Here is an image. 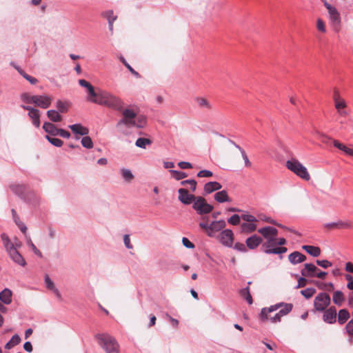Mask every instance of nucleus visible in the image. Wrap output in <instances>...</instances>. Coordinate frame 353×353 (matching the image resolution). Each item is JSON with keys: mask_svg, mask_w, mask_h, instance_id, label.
<instances>
[{"mask_svg": "<svg viewBox=\"0 0 353 353\" xmlns=\"http://www.w3.org/2000/svg\"><path fill=\"white\" fill-rule=\"evenodd\" d=\"M119 111L121 112L122 118L117 123V128H121L123 125L128 128H143L146 123L144 117L137 116V108L135 107L123 108Z\"/></svg>", "mask_w": 353, "mask_h": 353, "instance_id": "obj_1", "label": "nucleus"}, {"mask_svg": "<svg viewBox=\"0 0 353 353\" xmlns=\"http://www.w3.org/2000/svg\"><path fill=\"white\" fill-rule=\"evenodd\" d=\"M92 103L105 105L116 110H121L124 105L119 97L99 88H97V94Z\"/></svg>", "mask_w": 353, "mask_h": 353, "instance_id": "obj_2", "label": "nucleus"}, {"mask_svg": "<svg viewBox=\"0 0 353 353\" xmlns=\"http://www.w3.org/2000/svg\"><path fill=\"white\" fill-rule=\"evenodd\" d=\"M258 232L265 239V241L262 245L263 252L268 254H272V252H268V251L279 247L276 243L277 229L272 226H265L259 228Z\"/></svg>", "mask_w": 353, "mask_h": 353, "instance_id": "obj_3", "label": "nucleus"}, {"mask_svg": "<svg viewBox=\"0 0 353 353\" xmlns=\"http://www.w3.org/2000/svg\"><path fill=\"white\" fill-rule=\"evenodd\" d=\"M95 338L98 339L99 345L106 353H120V346L117 339L108 334H97Z\"/></svg>", "mask_w": 353, "mask_h": 353, "instance_id": "obj_4", "label": "nucleus"}, {"mask_svg": "<svg viewBox=\"0 0 353 353\" xmlns=\"http://www.w3.org/2000/svg\"><path fill=\"white\" fill-rule=\"evenodd\" d=\"M1 238L3 241V246L12 260L21 266H25L26 265L25 259L16 250L14 243L10 240L8 236L6 234H2L1 235Z\"/></svg>", "mask_w": 353, "mask_h": 353, "instance_id": "obj_5", "label": "nucleus"}, {"mask_svg": "<svg viewBox=\"0 0 353 353\" xmlns=\"http://www.w3.org/2000/svg\"><path fill=\"white\" fill-rule=\"evenodd\" d=\"M293 308V305L292 303H279L274 305H271L269 307H264L261 311V319L263 321H265L268 319V314L273 312L276 310H279V314L281 316H284L289 314Z\"/></svg>", "mask_w": 353, "mask_h": 353, "instance_id": "obj_6", "label": "nucleus"}, {"mask_svg": "<svg viewBox=\"0 0 353 353\" xmlns=\"http://www.w3.org/2000/svg\"><path fill=\"white\" fill-rule=\"evenodd\" d=\"M286 167L303 180L309 181L310 176L307 168L296 159H292L286 162Z\"/></svg>", "mask_w": 353, "mask_h": 353, "instance_id": "obj_7", "label": "nucleus"}, {"mask_svg": "<svg viewBox=\"0 0 353 353\" xmlns=\"http://www.w3.org/2000/svg\"><path fill=\"white\" fill-rule=\"evenodd\" d=\"M330 295L325 292H321L314 300V309L319 312H323L330 304Z\"/></svg>", "mask_w": 353, "mask_h": 353, "instance_id": "obj_8", "label": "nucleus"}, {"mask_svg": "<svg viewBox=\"0 0 353 353\" xmlns=\"http://www.w3.org/2000/svg\"><path fill=\"white\" fill-rule=\"evenodd\" d=\"M192 208L199 214H208L213 210V207L207 203L205 199L201 196L196 198L193 202Z\"/></svg>", "mask_w": 353, "mask_h": 353, "instance_id": "obj_9", "label": "nucleus"}, {"mask_svg": "<svg viewBox=\"0 0 353 353\" xmlns=\"http://www.w3.org/2000/svg\"><path fill=\"white\" fill-rule=\"evenodd\" d=\"M323 3L325 7L327 9L332 24L335 27V29L338 30L337 28L341 23V17L339 12L334 7L328 3L325 0H323Z\"/></svg>", "mask_w": 353, "mask_h": 353, "instance_id": "obj_10", "label": "nucleus"}, {"mask_svg": "<svg viewBox=\"0 0 353 353\" xmlns=\"http://www.w3.org/2000/svg\"><path fill=\"white\" fill-rule=\"evenodd\" d=\"M325 228L328 230L333 229H352L353 228L352 223L349 220H339L336 222L327 223L323 225Z\"/></svg>", "mask_w": 353, "mask_h": 353, "instance_id": "obj_11", "label": "nucleus"}, {"mask_svg": "<svg viewBox=\"0 0 353 353\" xmlns=\"http://www.w3.org/2000/svg\"><path fill=\"white\" fill-rule=\"evenodd\" d=\"M220 242L226 247H232L233 243V232L230 229L223 230L219 236Z\"/></svg>", "mask_w": 353, "mask_h": 353, "instance_id": "obj_12", "label": "nucleus"}, {"mask_svg": "<svg viewBox=\"0 0 353 353\" xmlns=\"http://www.w3.org/2000/svg\"><path fill=\"white\" fill-rule=\"evenodd\" d=\"M21 107L28 111V116L32 119V124L39 128L40 126V112L38 109L33 108L30 106L21 105Z\"/></svg>", "mask_w": 353, "mask_h": 353, "instance_id": "obj_13", "label": "nucleus"}, {"mask_svg": "<svg viewBox=\"0 0 353 353\" xmlns=\"http://www.w3.org/2000/svg\"><path fill=\"white\" fill-rule=\"evenodd\" d=\"M179 200L185 205H189L194 201L196 197L194 194H189L188 191L185 188H180L178 190Z\"/></svg>", "mask_w": 353, "mask_h": 353, "instance_id": "obj_14", "label": "nucleus"}, {"mask_svg": "<svg viewBox=\"0 0 353 353\" xmlns=\"http://www.w3.org/2000/svg\"><path fill=\"white\" fill-rule=\"evenodd\" d=\"M79 83L81 86L87 89L88 94L87 100L88 101L92 102L93 99H94L97 94V89L95 90L94 88L85 79L79 80Z\"/></svg>", "mask_w": 353, "mask_h": 353, "instance_id": "obj_15", "label": "nucleus"}, {"mask_svg": "<svg viewBox=\"0 0 353 353\" xmlns=\"http://www.w3.org/2000/svg\"><path fill=\"white\" fill-rule=\"evenodd\" d=\"M34 99V104L44 109L48 108L52 101L50 97L46 95H35Z\"/></svg>", "mask_w": 353, "mask_h": 353, "instance_id": "obj_16", "label": "nucleus"}, {"mask_svg": "<svg viewBox=\"0 0 353 353\" xmlns=\"http://www.w3.org/2000/svg\"><path fill=\"white\" fill-rule=\"evenodd\" d=\"M225 152L230 154H245V151L241 148L240 146L237 145L234 142L232 141H228L225 145Z\"/></svg>", "mask_w": 353, "mask_h": 353, "instance_id": "obj_17", "label": "nucleus"}, {"mask_svg": "<svg viewBox=\"0 0 353 353\" xmlns=\"http://www.w3.org/2000/svg\"><path fill=\"white\" fill-rule=\"evenodd\" d=\"M226 226V223L224 220H219L212 221L210 223V230L208 236L214 237L216 232L221 231Z\"/></svg>", "mask_w": 353, "mask_h": 353, "instance_id": "obj_18", "label": "nucleus"}, {"mask_svg": "<svg viewBox=\"0 0 353 353\" xmlns=\"http://www.w3.org/2000/svg\"><path fill=\"white\" fill-rule=\"evenodd\" d=\"M323 319L327 323H334L336 321V310L334 307H330V308L323 311Z\"/></svg>", "mask_w": 353, "mask_h": 353, "instance_id": "obj_19", "label": "nucleus"}, {"mask_svg": "<svg viewBox=\"0 0 353 353\" xmlns=\"http://www.w3.org/2000/svg\"><path fill=\"white\" fill-rule=\"evenodd\" d=\"M319 269L316 266L312 263H305L304 268L301 270V274L305 277H313L315 276L316 271Z\"/></svg>", "mask_w": 353, "mask_h": 353, "instance_id": "obj_20", "label": "nucleus"}, {"mask_svg": "<svg viewBox=\"0 0 353 353\" xmlns=\"http://www.w3.org/2000/svg\"><path fill=\"white\" fill-rule=\"evenodd\" d=\"M263 241V239L261 237L254 234L250 237H248L246 241V246L250 249L254 250Z\"/></svg>", "mask_w": 353, "mask_h": 353, "instance_id": "obj_21", "label": "nucleus"}, {"mask_svg": "<svg viewBox=\"0 0 353 353\" xmlns=\"http://www.w3.org/2000/svg\"><path fill=\"white\" fill-rule=\"evenodd\" d=\"M288 260L292 265H296L305 261L306 256L298 251H294L288 255Z\"/></svg>", "mask_w": 353, "mask_h": 353, "instance_id": "obj_22", "label": "nucleus"}, {"mask_svg": "<svg viewBox=\"0 0 353 353\" xmlns=\"http://www.w3.org/2000/svg\"><path fill=\"white\" fill-rule=\"evenodd\" d=\"M12 291L8 288H5L0 292V301L4 304L9 305L12 303Z\"/></svg>", "mask_w": 353, "mask_h": 353, "instance_id": "obj_23", "label": "nucleus"}, {"mask_svg": "<svg viewBox=\"0 0 353 353\" xmlns=\"http://www.w3.org/2000/svg\"><path fill=\"white\" fill-rule=\"evenodd\" d=\"M247 156H233L230 161V167L232 168L239 169L243 168V158Z\"/></svg>", "mask_w": 353, "mask_h": 353, "instance_id": "obj_24", "label": "nucleus"}, {"mask_svg": "<svg viewBox=\"0 0 353 353\" xmlns=\"http://www.w3.org/2000/svg\"><path fill=\"white\" fill-rule=\"evenodd\" d=\"M43 129L49 136H57L59 134V128L55 125L50 122H45L43 125Z\"/></svg>", "mask_w": 353, "mask_h": 353, "instance_id": "obj_25", "label": "nucleus"}, {"mask_svg": "<svg viewBox=\"0 0 353 353\" xmlns=\"http://www.w3.org/2000/svg\"><path fill=\"white\" fill-rule=\"evenodd\" d=\"M222 188L221 185L216 181H210L205 184L204 192L205 194H210L214 191L219 190Z\"/></svg>", "mask_w": 353, "mask_h": 353, "instance_id": "obj_26", "label": "nucleus"}, {"mask_svg": "<svg viewBox=\"0 0 353 353\" xmlns=\"http://www.w3.org/2000/svg\"><path fill=\"white\" fill-rule=\"evenodd\" d=\"M69 128L74 132L80 135H87L89 130L87 128L81 124H74L69 125Z\"/></svg>", "mask_w": 353, "mask_h": 353, "instance_id": "obj_27", "label": "nucleus"}, {"mask_svg": "<svg viewBox=\"0 0 353 353\" xmlns=\"http://www.w3.org/2000/svg\"><path fill=\"white\" fill-rule=\"evenodd\" d=\"M103 16L107 19L109 25V30L112 33L113 32V24L114 22L117 19V16L114 15V12L112 10H108L103 13Z\"/></svg>", "mask_w": 353, "mask_h": 353, "instance_id": "obj_28", "label": "nucleus"}, {"mask_svg": "<svg viewBox=\"0 0 353 353\" xmlns=\"http://www.w3.org/2000/svg\"><path fill=\"white\" fill-rule=\"evenodd\" d=\"M333 145L339 148L340 150L345 152L347 154H353V145H351L350 147H347L345 145L340 143L337 140L332 141Z\"/></svg>", "mask_w": 353, "mask_h": 353, "instance_id": "obj_29", "label": "nucleus"}, {"mask_svg": "<svg viewBox=\"0 0 353 353\" xmlns=\"http://www.w3.org/2000/svg\"><path fill=\"white\" fill-rule=\"evenodd\" d=\"M302 249L314 257L319 256L321 254V249L319 247L303 245Z\"/></svg>", "mask_w": 353, "mask_h": 353, "instance_id": "obj_30", "label": "nucleus"}, {"mask_svg": "<svg viewBox=\"0 0 353 353\" xmlns=\"http://www.w3.org/2000/svg\"><path fill=\"white\" fill-rule=\"evenodd\" d=\"M214 199L219 203L230 202L231 200L225 190H221L214 194Z\"/></svg>", "mask_w": 353, "mask_h": 353, "instance_id": "obj_31", "label": "nucleus"}, {"mask_svg": "<svg viewBox=\"0 0 353 353\" xmlns=\"http://www.w3.org/2000/svg\"><path fill=\"white\" fill-rule=\"evenodd\" d=\"M45 283L46 285V287L52 290L57 297L61 298V294L59 291V290L55 287V285L54 282L50 279L48 275L45 276Z\"/></svg>", "mask_w": 353, "mask_h": 353, "instance_id": "obj_32", "label": "nucleus"}, {"mask_svg": "<svg viewBox=\"0 0 353 353\" xmlns=\"http://www.w3.org/2000/svg\"><path fill=\"white\" fill-rule=\"evenodd\" d=\"M333 302L338 306H341L345 301V297L341 291H336L332 296Z\"/></svg>", "mask_w": 353, "mask_h": 353, "instance_id": "obj_33", "label": "nucleus"}, {"mask_svg": "<svg viewBox=\"0 0 353 353\" xmlns=\"http://www.w3.org/2000/svg\"><path fill=\"white\" fill-rule=\"evenodd\" d=\"M350 318V313L346 309L340 310L338 314V322L339 324H344Z\"/></svg>", "mask_w": 353, "mask_h": 353, "instance_id": "obj_34", "label": "nucleus"}, {"mask_svg": "<svg viewBox=\"0 0 353 353\" xmlns=\"http://www.w3.org/2000/svg\"><path fill=\"white\" fill-rule=\"evenodd\" d=\"M121 174L124 181L128 183H131L134 178L131 170L127 168L121 169Z\"/></svg>", "mask_w": 353, "mask_h": 353, "instance_id": "obj_35", "label": "nucleus"}, {"mask_svg": "<svg viewBox=\"0 0 353 353\" xmlns=\"http://www.w3.org/2000/svg\"><path fill=\"white\" fill-rule=\"evenodd\" d=\"M21 342V338L18 334L12 336L11 339L5 345V348L10 350Z\"/></svg>", "mask_w": 353, "mask_h": 353, "instance_id": "obj_36", "label": "nucleus"}, {"mask_svg": "<svg viewBox=\"0 0 353 353\" xmlns=\"http://www.w3.org/2000/svg\"><path fill=\"white\" fill-rule=\"evenodd\" d=\"M47 116L52 122H59L62 120V117L57 111L54 110H48Z\"/></svg>", "mask_w": 353, "mask_h": 353, "instance_id": "obj_37", "label": "nucleus"}, {"mask_svg": "<svg viewBox=\"0 0 353 353\" xmlns=\"http://www.w3.org/2000/svg\"><path fill=\"white\" fill-rule=\"evenodd\" d=\"M196 103L199 108H207L208 110L212 108V105L209 103V101L203 97H197L195 99Z\"/></svg>", "mask_w": 353, "mask_h": 353, "instance_id": "obj_38", "label": "nucleus"}, {"mask_svg": "<svg viewBox=\"0 0 353 353\" xmlns=\"http://www.w3.org/2000/svg\"><path fill=\"white\" fill-rule=\"evenodd\" d=\"M256 225L254 223H243L241 224V230L243 232L250 233L255 231Z\"/></svg>", "mask_w": 353, "mask_h": 353, "instance_id": "obj_39", "label": "nucleus"}, {"mask_svg": "<svg viewBox=\"0 0 353 353\" xmlns=\"http://www.w3.org/2000/svg\"><path fill=\"white\" fill-rule=\"evenodd\" d=\"M240 294H241V296H243L247 301V302L250 305L252 304L253 301H252V296L250 294V289H249L248 287L242 289L240 291Z\"/></svg>", "mask_w": 353, "mask_h": 353, "instance_id": "obj_40", "label": "nucleus"}, {"mask_svg": "<svg viewBox=\"0 0 353 353\" xmlns=\"http://www.w3.org/2000/svg\"><path fill=\"white\" fill-rule=\"evenodd\" d=\"M34 97L35 95H31L27 92L22 94L21 96V100L27 103H34L35 101Z\"/></svg>", "mask_w": 353, "mask_h": 353, "instance_id": "obj_41", "label": "nucleus"}, {"mask_svg": "<svg viewBox=\"0 0 353 353\" xmlns=\"http://www.w3.org/2000/svg\"><path fill=\"white\" fill-rule=\"evenodd\" d=\"M316 293L314 288H308L301 291V294L306 299L311 298Z\"/></svg>", "mask_w": 353, "mask_h": 353, "instance_id": "obj_42", "label": "nucleus"}, {"mask_svg": "<svg viewBox=\"0 0 353 353\" xmlns=\"http://www.w3.org/2000/svg\"><path fill=\"white\" fill-rule=\"evenodd\" d=\"M26 239H27V243H28V245L30 246V248L32 249V250L33 251V252L37 255L39 257H42V254L41 252H40L39 250H38L37 248V247L34 245V244L32 243L31 239L30 236H26Z\"/></svg>", "mask_w": 353, "mask_h": 353, "instance_id": "obj_43", "label": "nucleus"}, {"mask_svg": "<svg viewBox=\"0 0 353 353\" xmlns=\"http://www.w3.org/2000/svg\"><path fill=\"white\" fill-rule=\"evenodd\" d=\"M57 108L61 113L67 112L68 110V103L59 100L57 102Z\"/></svg>", "mask_w": 353, "mask_h": 353, "instance_id": "obj_44", "label": "nucleus"}, {"mask_svg": "<svg viewBox=\"0 0 353 353\" xmlns=\"http://www.w3.org/2000/svg\"><path fill=\"white\" fill-rule=\"evenodd\" d=\"M151 141L146 138H139L136 141V145L139 148H145L147 145H150Z\"/></svg>", "mask_w": 353, "mask_h": 353, "instance_id": "obj_45", "label": "nucleus"}, {"mask_svg": "<svg viewBox=\"0 0 353 353\" xmlns=\"http://www.w3.org/2000/svg\"><path fill=\"white\" fill-rule=\"evenodd\" d=\"M181 185H190L191 190L194 192L196 189V181L194 179H188L181 182Z\"/></svg>", "mask_w": 353, "mask_h": 353, "instance_id": "obj_46", "label": "nucleus"}, {"mask_svg": "<svg viewBox=\"0 0 353 353\" xmlns=\"http://www.w3.org/2000/svg\"><path fill=\"white\" fill-rule=\"evenodd\" d=\"M46 138L48 139V141L52 143L53 145L56 146V147H61L63 145V141H61V139H57V138H53V137H51L49 135H46Z\"/></svg>", "mask_w": 353, "mask_h": 353, "instance_id": "obj_47", "label": "nucleus"}, {"mask_svg": "<svg viewBox=\"0 0 353 353\" xmlns=\"http://www.w3.org/2000/svg\"><path fill=\"white\" fill-rule=\"evenodd\" d=\"M18 71L31 84L34 85L38 82V80L36 78L26 74L23 70L18 69Z\"/></svg>", "mask_w": 353, "mask_h": 353, "instance_id": "obj_48", "label": "nucleus"}, {"mask_svg": "<svg viewBox=\"0 0 353 353\" xmlns=\"http://www.w3.org/2000/svg\"><path fill=\"white\" fill-rule=\"evenodd\" d=\"M81 144L84 148H92L93 147V143L90 137L85 135L81 139Z\"/></svg>", "mask_w": 353, "mask_h": 353, "instance_id": "obj_49", "label": "nucleus"}, {"mask_svg": "<svg viewBox=\"0 0 353 353\" xmlns=\"http://www.w3.org/2000/svg\"><path fill=\"white\" fill-rule=\"evenodd\" d=\"M121 61L123 63V65L128 69V70L136 77L140 78L141 75L135 71L125 61V59L123 57H120Z\"/></svg>", "mask_w": 353, "mask_h": 353, "instance_id": "obj_50", "label": "nucleus"}, {"mask_svg": "<svg viewBox=\"0 0 353 353\" xmlns=\"http://www.w3.org/2000/svg\"><path fill=\"white\" fill-rule=\"evenodd\" d=\"M170 172L172 174L173 177L176 180H180L188 176V174L184 172L176 170H170Z\"/></svg>", "mask_w": 353, "mask_h": 353, "instance_id": "obj_51", "label": "nucleus"}, {"mask_svg": "<svg viewBox=\"0 0 353 353\" xmlns=\"http://www.w3.org/2000/svg\"><path fill=\"white\" fill-rule=\"evenodd\" d=\"M240 221H241V217L238 214H233L228 220V223L233 225H236L239 224Z\"/></svg>", "mask_w": 353, "mask_h": 353, "instance_id": "obj_52", "label": "nucleus"}, {"mask_svg": "<svg viewBox=\"0 0 353 353\" xmlns=\"http://www.w3.org/2000/svg\"><path fill=\"white\" fill-rule=\"evenodd\" d=\"M288 249L285 247H283L282 245L279 246L278 248H275V249H272V250H269L268 252H272L274 254H282L287 252Z\"/></svg>", "mask_w": 353, "mask_h": 353, "instance_id": "obj_53", "label": "nucleus"}, {"mask_svg": "<svg viewBox=\"0 0 353 353\" xmlns=\"http://www.w3.org/2000/svg\"><path fill=\"white\" fill-rule=\"evenodd\" d=\"M241 218L243 219V221L248 223H254L257 221L256 218L254 216L250 214H243L241 216Z\"/></svg>", "mask_w": 353, "mask_h": 353, "instance_id": "obj_54", "label": "nucleus"}, {"mask_svg": "<svg viewBox=\"0 0 353 353\" xmlns=\"http://www.w3.org/2000/svg\"><path fill=\"white\" fill-rule=\"evenodd\" d=\"M334 106L336 110H339L342 109H345L347 108V103L345 99H343L341 101H336L334 103Z\"/></svg>", "mask_w": 353, "mask_h": 353, "instance_id": "obj_55", "label": "nucleus"}, {"mask_svg": "<svg viewBox=\"0 0 353 353\" xmlns=\"http://www.w3.org/2000/svg\"><path fill=\"white\" fill-rule=\"evenodd\" d=\"M316 264L323 268H327L332 266V263L327 260H316Z\"/></svg>", "mask_w": 353, "mask_h": 353, "instance_id": "obj_56", "label": "nucleus"}, {"mask_svg": "<svg viewBox=\"0 0 353 353\" xmlns=\"http://www.w3.org/2000/svg\"><path fill=\"white\" fill-rule=\"evenodd\" d=\"M316 28L319 31L322 32H326L325 25L324 21L321 19H318L316 21Z\"/></svg>", "mask_w": 353, "mask_h": 353, "instance_id": "obj_57", "label": "nucleus"}, {"mask_svg": "<svg viewBox=\"0 0 353 353\" xmlns=\"http://www.w3.org/2000/svg\"><path fill=\"white\" fill-rule=\"evenodd\" d=\"M212 175H213L212 172H211L210 170H203L199 171L197 173L198 177L208 178V177H211Z\"/></svg>", "mask_w": 353, "mask_h": 353, "instance_id": "obj_58", "label": "nucleus"}, {"mask_svg": "<svg viewBox=\"0 0 353 353\" xmlns=\"http://www.w3.org/2000/svg\"><path fill=\"white\" fill-rule=\"evenodd\" d=\"M281 316H279V313L277 312L274 316H270V313L268 314V319L265 321H270L271 323H276L281 321Z\"/></svg>", "mask_w": 353, "mask_h": 353, "instance_id": "obj_59", "label": "nucleus"}, {"mask_svg": "<svg viewBox=\"0 0 353 353\" xmlns=\"http://www.w3.org/2000/svg\"><path fill=\"white\" fill-rule=\"evenodd\" d=\"M182 243L183 246H185L187 248L192 249L194 248V245L192 242H190L189 239L186 237H183Z\"/></svg>", "mask_w": 353, "mask_h": 353, "instance_id": "obj_60", "label": "nucleus"}, {"mask_svg": "<svg viewBox=\"0 0 353 353\" xmlns=\"http://www.w3.org/2000/svg\"><path fill=\"white\" fill-rule=\"evenodd\" d=\"M123 242H124V244H125V247L128 249H132L133 248V246H132V245L130 243V236L128 234H125L123 236Z\"/></svg>", "mask_w": 353, "mask_h": 353, "instance_id": "obj_61", "label": "nucleus"}, {"mask_svg": "<svg viewBox=\"0 0 353 353\" xmlns=\"http://www.w3.org/2000/svg\"><path fill=\"white\" fill-rule=\"evenodd\" d=\"M178 165L182 170L190 169L192 168V164L186 161H181L178 163Z\"/></svg>", "mask_w": 353, "mask_h": 353, "instance_id": "obj_62", "label": "nucleus"}, {"mask_svg": "<svg viewBox=\"0 0 353 353\" xmlns=\"http://www.w3.org/2000/svg\"><path fill=\"white\" fill-rule=\"evenodd\" d=\"M234 248L239 252H246L245 245L242 243H236L234 244Z\"/></svg>", "mask_w": 353, "mask_h": 353, "instance_id": "obj_63", "label": "nucleus"}, {"mask_svg": "<svg viewBox=\"0 0 353 353\" xmlns=\"http://www.w3.org/2000/svg\"><path fill=\"white\" fill-rule=\"evenodd\" d=\"M345 329L350 335H353V319L346 325Z\"/></svg>", "mask_w": 353, "mask_h": 353, "instance_id": "obj_64", "label": "nucleus"}]
</instances>
